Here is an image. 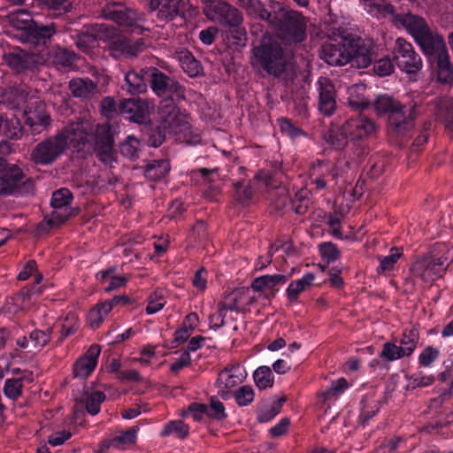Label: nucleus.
<instances>
[{"label":"nucleus","instance_id":"obj_35","mask_svg":"<svg viewBox=\"0 0 453 453\" xmlns=\"http://www.w3.org/2000/svg\"><path fill=\"white\" fill-rule=\"evenodd\" d=\"M143 49V42L139 40L132 42L131 40H119L115 42L112 55L135 56Z\"/></svg>","mask_w":453,"mask_h":453},{"label":"nucleus","instance_id":"obj_21","mask_svg":"<svg viewBox=\"0 0 453 453\" xmlns=\"http://www.w3.org/2000/svg\"><path fill=\"white\" fill-rule=\"evenodd\" d=\"M394 22L397 27L404 28L414 40L429 28L422 17L411 13L397 14L394 17Z\"/></svg>","mask_w":453,"mask_h":453},{"label":"nucleus","instance_id":"obj_2","mask_svg":"<svg viewBox=\"0 0 453 453\" xmlns=\"http://www.w3.org/2000/svg\"><path fill=\"white\" fill-rule=\"evenodd\" d=\"M326 41L322 44L320 58L330 65L351 64L357 68L367 67L372 60L370 45L351 36L345 29L335 25H326L323 29Z\"/></svg>","mask_w":453,"mask_h":453},{"label":"nucleus","instance_id":"obj_38","mask_svg":"<svg viewBox=\"0 0 453 453\" xmlns=\"http://www.w3.org/2000/svg\"><path fill=\"white\" fill-rule=\"evenodd\" d=\"M325 141L334 147L335 149L343 148L347 142L349 138V134H346L342 130V126L341 127H332L330 128L324 135Z\"/></svg>","mask_w":453,"mask_h":453},{"label":"nucleus","instance_id":"obj_13","mask_svg":"<svg viewBox=\"0 0 453 453\" xmlns=\"http://www.w3.org/2000/svg\"><path fill=\"white\" fill-rule=\"evenodd\" d=\"M119 111L126 115L128 119L138 124L150 120L154 111V103L140 98L124 99L119 104Z\"/></svg>","mask_w":453,"mask_h":453},{"label":"nucleus","instance_id":"obj_31","mask_svg":"<svg viewBox=\"0 0 453 453\" xmlns=\"http://www.w3.org/2000/svg\"><path fill=\"white\" fill-rule=\"evenodd\" d=\"M365 85L362 83L354 84L348 88L349 104L354 109H364L369 104L365 96Z\"/></svg>","mask_w":453,"mask_h":453},{"label":"nucleus","instance_id":"obj_24","mask_svg":"<svg viewBox=\"0 0 453 453\" xmlns=\"http://www.w3.org/2000/svg\"><path fill=\"white\" fill-rule=\"evenodd\" d=\"M104 16L119 25L130 26L134 18V12L119 3L111 2L103 10Z\"/></svg>","mask_w":453,"mask_h":453},{"label":"nucleus","instance_id":"obj_20","mask_svg":"<svg viewBox=\"0 0 453 453\" xmlns=\"http://www.w3.org/2000/svg\"><path fill=\"white\" fill-rule=\"evenodd\" d=\"M4 58L7 65L17 72L32 68L36 65H43L49 59L45 55L36 56L35 52L29 55L9 53L4 56Z\"/></svg>","mask_w":453,"mask_h":453},{"label":"nucleus","instance_id":"obj_6","mask_svg":"<svg viewBox=\"0 0 453 453\" xmlns=\"http://www.w3.org/2000/svg\"><path fill=\"white\" fill-rule=\"evenodd\" d=\"M250 63L253 67L278 77L285 72L288 59L280 44L273 37L264 35L260 44L252 49Z\"/></svg>","mask_w":453,"mask_h":453},{"label":"nucleus","instance_id":"obj_32","mask_svg":"<svg viewBox=\"0 0 453 453\" xmlns=\"http://www.w3.org/2000/svg\"><path fill=\"white\" fill-rule=\"evenodd\" d=\"M366 12L372 16L380 18L385 14H393L394 7L385 0H359Z\"/></svg>","mask_w":453,"mask_h":453},{"label":"nucleus","instance_id":"obj_11","mask_svg":"<svg viewBox=\"0 0 453 453\" xmlns=\"http://www.w3.org/2000/svg\"><path fill=\"white\" fill-rule=\"evenodd\" d=\"M148 7L151 12L157 11L158 19L166 22L184 17L192 9L189 0H149Z\"/></svg>","mask_w":453,"mask_h":453},{"label":"nucleus","instance_id":"obj_46","mask_svg":"<svg viewBox=\"0 0 453 453\" xmlns=\"http://www.w3.org/2000/svg\"><path fill=\"white\" fill-rule=\"evenodd\" d=\"M221 306L225 308L226 311H234L236 313L243 311L245 303L242 301V294L241 292H234L220 303Z\"/></svg>","mask_w":453,"mask_h":453},{"label":"nucleus","instance_id":"obj_40","mask_svg":"<svg viewBox=\"0 0 453 453\" xmlns=\"http://www.w3.org/2000/svg\"><path fill=\"white\" fill-rule=\"evenodd\" d=\"M170 171V163L167 160H158L147 165L146 177L152 180L164 178Z\"/></svg>","mask_w":453,"mask_h":453},{"label":"nucleus","instance_id":"obj_1","mask_svg":"<svg viewBox=\"0 0 453 453\" xmlns=\"http://www.w3.org/2000/svg\"><path fill=\"white\" fill-rule=\"evenodd\" d=\"M90 143L104 164L111 165L115 161L113 134L108 124L96 125L89 119L73 122L58 134L39 142L32 150L31 158L37 165H50L63 154L67 146L79 150Z\"/></svg>","mask_w":453,"mask_h":453},{"label":"nucleus","instance_id":"obj_53","mask_svg":"<svg viewBox=\"0 0 453 453\" xmlns=\"http://www.w3.org/2000/svg\"><path fill=\"white\" fill-rule=\"evenodd\" d=\"M140 142L133 135H129L120 145V151L123 156L134 158L137 156Z\"/></svg>","mask_w":453,"mask_h":453},{"label":"nucleus","instance_id":"obj_33","mask_svg":"<svg viewBox=\"0 0 453 453\" xmlns=\"http://www.w3.org/2000/svg\"><path fill=\"white\" fill-rule=\"evenodd\" d=\"M182 70L190 77L200 74L202 67L197 60L188 50H181L177 54Z\"/></svg>","mask_w":453,"mask_h":453},{"label":"nucleus","instance_id":"obj_34","mask_svg":"<svg viewBox=\"0 0 453 453\" xmlns=\"http://www.w3.org/2000/svg\"><path fill=\"white\" fill-rule=\"evenodd\" d=\"M189 433V427L182 420H171L167 422L159 435L161 437L173 436L177 439H184Z\"/></svg>","mask_w":453,"mask_h":453},{"label":"nucleus","instance_id":"obj_39","mask_svg":"<svg viewBox=\"0 0 453 453\" xmlns=\"http://www.w3.org/2000/svg\"><path fill=\"white\" fill-rule=\"evenodd\" d=\"M419 334L416 328L406 329L401 339V348L406 357L411 356L417 348Z\"/></svg>","mask_w":453,"mask_h":453},{"label":"nucleus","instance_id":"obj_60","mask_svg":"<svg viewBox=\"0 0 453 453\" xmlns=\"http://www.w3.org/2000/svg\"><path fill=\"white\" fill-rule=\"evenodd\" d=\"M373 69L378 75L387 76L394 72L395 65L389 57H384L374 63Z\"/></svg>","mask_w":453,"mask_h":453},{"label":"nucleus","instance_id":"obj_57","mask_svg":"<svg viewBox=\"0 0 453 453\" xmlns=\"http://www.w3.org/2000/svg\"><path fill=\"white\" fill-rule=\"evenodd\" d=\"M440 356V350L437 348L427 346L418 356V363L420 365L428 367Z\"/></svg>","mask_w":453,"mask_h":453},{"label":"nucleus","instance_id":"obj_50","mask_svg":"<svg viewBox=\"0 0 453 453\" xmlns=\"http://www.w3.org/2000/svg\"><path fill=\"white\" fill-rule=\"evenodd\" d=\"M380 357L388 361H395L406 356L400 346L394 342H386L383 345Z\"/></svg>","mask_w":453,"mask_h":453},{"label":"nucleus","instance_id":"obj_26","mask_svg":"<svg viewBox=\"0 0 453 453\" xmlns=\"http://www.w3.org/2000/svg\"><path fill=\"white\" fill-rule=\"evenodd\" d=\"M121 297H113L111 300L103 302L90 310L88 315V321L92 328H97L103 323L113 306L119 303Z\"/></svg>","mask_w":453,"mask_h":453},{"label":"nucleus","instance_id":"obj_8","mask_svg":"<svg viewBox=\"0 0 453 453\" xmlns=\"http://www.w3.org/2000/svg\"><path fill=\"white\" fill-rule=\"evenodd\" d=\"M9 22L12 27L21 31V38L27 42L45 45L46 40L50 38L56 28L53 25L38 26L33 19L30 12L25 10L12 12L8 15Z\"/></svg>","mask_w":453,"mask_h":453},{"label":"nucleus","instance_id":"obj_29","mask_svg":"<svg viewBox=\"0 0 453 453\" xmlns=\"http://www.w3.org/2000/svg\"><path fill=\"white\" fill-rule=\"evenodd\" d=\"M287 281V277L283 274H266L256 278L251 287L255 291H265L273 289L280 284H284Z\"/></svg>","mask_w":453,"mask_h":453},{"label":"nucleus","instance_id":"obj_62","mask_svg":"<svg viewBox=\"0 0 453 453\" xmlns=\"http://www.w3.org/2000/svg\"><path fill=\"white\" fill-rule=\"evenodd\" d=\"M235 189L236 199L242 203H246L252 196V191L250 187L245 185L242 181H238L234 184Z\"/></svg>","mask_w":453,"mask_h":453},{"label":"nucleus","instance_id":"obj_52","mask_svg":"<svg viewBox=\"0 0 453 453\" xmlns=\"http://www.w3.org/2000/svg\"><path fill=\"white\" fill-rule=\"evenodd\" d=\"M254 389L250 386H242L234 393L236 403L239 406H247L254 400Z\"/></svg>","mask_w":453,"mask_h":453},{"label":"nucleus","instance_id":"obj_54","mask_svg":"<svg viewBox=\"0 0 453 453\" xmlns=\"http://www.w3.org/2000/svg\"><path fill=\"white\" fill-rule=\"evenodd\" d=\"M80 322L75 312H68L62 325V336L67 337L78 330Z\"/></svg>","mask_w":453,"mask_h":453},{"label":"nucleus","instance_id":"obj_23","mask_svg":"<svg viewBox=\"0 0 453 453\" xmlns=\"http://www.w3.org/2000/svg\"><path fill=\"white\" fill-rule=\"evenodd\" d=\"M245 378V370L239 365H234L222 370L219 374L217 382L221 390H228L241 384Z\"/></svg>","mask_w":453,"mask_h":453},{"label":"nucleus","instance_id":"obj_17","mask_svg":"<svg viewBox=\"0 0 453 453\" xmlns=\"http://www.w3.org/2000/svg\"><path fill=\"white\" fill-rule=\"evenodd\" d=\"M342 130L349 134L350 141H365L375 133L376 125L372 119L359 114L349 119L342 125Z\"/></svg>","mask_w":453,"mask_h":453},{"label":"nucleus","instance_id":"obj_56","mask_svg":"<svg viewBox=\"0 0 453 453\" xmlns=\"http://www.w3.org/2000/svg\"><path fill=\"white\" fill-rule=\"evenodd\" d=\"M22 381L19 379L5 380L4 393L10 399H17L21 395Z\"/></svg>","mask_w":453,"mask_h":453},{"label":"nucleus","instance_id":"obj_36","mask_svg":"<svg viewBox=\"0 0 453 453\" xmlns=\"http://www.w3.org/2000/svg\"><path fill=\"white\" fill-rule=\"evenodd\" d=\"M315 280V275L313 273H306L300 280L292 281L288 288L287 295L290 300H295L297 298L298 295L308 288Z\"/></svg>","mask_w":453,"mask_h":453},{"label":"nucleus","instance_id":"obj_61","mask_svg":"<svg viewBox=\"0 0 453 453\" xmlns=\"http://www.w3.org/2000/svg\"><path fill=\"white\" fill-rule=\"evenodd\" d=\"M47 8L56 12L58 14L70 11L71 3L69 0H37Z\"/></svg>","mask_w":453,"mask_h":453},{"label":"nucleus","instance_id":"obj_48","mask_svg":"<svg viewBox=\"0 0 453 453\" xmlns=\"http://www.w3.org/2000/svg\"><path fill=\"white\" fill-rule=\"evenodd\" d=\"M349 388V383L346 379L340 378L333 381L330 387L322 393L325 401L333 397H337L342 394Z\"/></svg>","mask_w":453,"mask_h":453},{"label":"nucleus","instance_id":"obj_4","mask_svg":"<svg viewBox=\"0 0 453 453\" xmlns=\"http://www.w3.org/2000/svg\"><path fill=\"white\" fill-rule=\"evenodd\" d=\"M160 126L158 136H151L150 143L151 146L157 148L162 144L165 140V134H173L179 136L180 140L188 144H197L200 142L198 135L194 138H189L191 134L190 123L188 115L181 111L176 105L169 101H165L159 108Z\"/></svg>","mask_w":453,"mask_h":453},{"label":"nucleus","instance_id":"obj_64","mask_svg":"<svg viewBox=\"0 0 453 453\" xmlns=\"http://www.w3.org/2000/svg\"><path fill=\"white\" fill-rule=\"evenodd\" d=\"M72 436V434L70 431L67 430H61L57 431L50 434L48 438V442L51 446H60L64 444L67 440H69Z\"/></svg>","mask_w":453,"mask_h":453},{"label":"nucleus","instance_id":"obj_19","mask_svg":"<svg viewBox=\"0 0 453 453\" xmlns=\"http://www.w3.org/2000/svg\"><path fill=\"white\" fill-rule=\"evenodd\" d=\"M415 42L420 46L425 55L433 56L435 58L448 51L442 36L433 33L430 28L417 37Z\"/></svg>","mask_w":453,"mask_h":453},{"label":"nucleus","instance_id":"obj_10","mask_svg":"<svg viewBox=\"0 0 453 453\" xmlns=\"http://www.w3.org/2000/svg\"><path fill=\"white\" fill-rule=\"evenodd\" d=\"M393 55L398 67L407 73H416L422 68L421 58L411 43L403 38L395 40Z\"/></svg>","mask_w":453,"mask_h":453},{"label":"nucleus","instance_id":"obj_37","mask_svg":"<svg viewBox=\"0 0 453 453\" xmlns=\"http://www.w3.org/2000/svg\"><path fill=\"white\" fill-rule=\"evenodd\" d=\"M438 67V80L441 82H451L453 81V67L449 62L448 51L436 58Z\"/></svg>","mask_w":453,"mask_h":453},{"label":"nucleus","instance_id":"obj_49","mask_svg":"<svg viewBox=\"0 0 453 453\" xmlns=\"http://www.w3.org/2000/svg\"><path fill=\"white\" fill-rule=\"evenodd\" d=\"M166 301L161 291H155L148 298L146 313L152 315L161 311L165 305Z\"/></svg>","mask_w":453,"mask_h":453},{"label":"nucleus","instance_id":"obj_47","mask_svg":"<svg viewBox=\"0 0 453 453\" xmlns=\"http://www.w3.org/2000/svg\"><path fill=\"white\" fill-rule=\"evenodd\" d=\"M52 329L47 327L45 330L35 329L29 335L31 345L35 349L44 347L50 340Z\"/></svg>","mask_w":453,"mask_h":453},{"label":"nucleus","instance_id":"obj_59","mask_svg":"<svg viewBox=\"0 0 453 453\" xmlns=\"http://www.w3.org/2000/svg\"><path fill=\"white\" fill-rule=\"evenodd\" d=\"M408 388H424L430 386L434 381V376L433 375H425L421 372L415 373L409 377Z\"/></svg>","mask_w":453,"mask_h":453},{"label":"nucleus","instance_id":"obj_44","mask_svg":"<svg viewBox=\"0 0 453 453\" xmlns=\"http://www.w3.org/2000/svg\"><path fill=\"white\" fill-rule=\"evenodd\" d=\"M4 134L10 138H19L21 135V126L19 121L15 119H7L0 117V135Z\"/></svg>","mask_w":453,"mask_h":453},{"label":"nucleus","instance_id":"obj_18","mask_svg":"<svg viewBox=\"0 0 453 453\" xmlns=\"http://www.w3.org/2000/svg\"><path fill=\"white\" fill-rule=\"evenodd\" d=\"M319 93V109L325 116H331L336 109L335 88L326 77H319L316 82Z\"/></svg>","mask_w":453,"mask_h":453},{"label":"nucleus","instance_id":"obj_28","mask_svg":"<svg viewBox=\"0 0 453 453\" xmlns=\"http://www.w3.org/2000/svg\"><path fill=\"white\" fill-rule=\"evenodd\" d=\"M148 72H128L125 75V81L127 85V91L130 94H140L146 90V77Z\"/></svg>","mask_w":453,"mask_h":453},{"label":"nucleus","instance_id":"obj_45","mask_svg":"<svg viewBox=\"0 0 453 453\" xmlns=\"http://www.w3.org/2000/svg\"><path fill=\"white\" fill-rule=\"evenodd\" d=\"M151 88L159 96H166L168 89V78L161 72L154 69L151 73Z\"/></svg>","mask_w":453,"mask_h":453},{"label":"nucleus","instance_id":"obj_30","mask_svg":"<svg viewBox=\"0 0 453 453\" xmlns=\"http://www.w3.org/2000/svg\"><path fill=\"white\" fill-rule=\"evenodd\" d=\"M69 88L76 97H88L96 89V84L88 79H73L69 82Z\"/></svg>","mask_w":453,"mask_h":453},{"label":"nucleus","instance_id":"obj_51","mask_svg":"<svg viewBox=\"0 0 453 453\" xmlns=\"http://www.w3.org/2000/svg\"><path fill=\"white\" fill-rule=\"evenodd\" d=\"M437 114L445 122L446 127L453 133V104L448 101H441Z\"/></svg>","mask_w":453,"mask_h":453},{"label":"nucleus","instance_id":"obj_25","mask_svg":"<svg viewBox=\"0 0 453 453\" xmlns=\"http://www.w3.org/2000/svg\"><path fill=\"white\" fill-rule=\"evenodd\" d=\"M138 431V426H132L126 431L118 432L111 439L104 441V446L107 449L112 448L115 449H124L132 446L136 442Z\"/></svg>","mask_w":453,"mask_h":453},{"label":"nucleus","instance_id":"obj_9","mask_svg":"<svg viewBox=\"0 0 453 453\" xmlns=\"http://www.w3.org/2000/svg\"><path fill=\"white\" fill-rule=\"evenodd\" d=\"M203 14L211 21L237 27L242 22L240 12L222 0H202Z\"/></svg>","mask_w":453,"mask_h":453},{"label":"nucleus","instance_id":"obj_63","mask_svg":"<svg viewBox=\"0 0 453 453\" xmlns=\"http://www.w3.org/2000/svg\"><path fill=\"white\" fill-rule=\"evenodd\" d=\"M403 441L400 437L390 439L383 442L375 451V453H395L397 449L402 447Z\"/></svg>","mask_w":453,"mask_h":453},{"label":"nucleus","instance_id":"obj_16","mask_svg":"<svg viewBox=\"0 0 453 453\" xmlns=\"http://www.w3.org/2000/svg\"><path fill=\"white\" fill-rule=\"evenodd\" d=\"M24 178L25 175L18 165L4 161L0 174V195L12 196L17 194L25 182Z\"/></svg>","mask_w":453,"mask_h":453},{"label":"nucleus","instance_id":"obj_14","mask_svg":"<svg viewBox=\"0 0 453 453\" xmlns=\"http://www.w3.org/2000/svg\"><path fill=\"white\" fill-rule=\"evenodd\" d=\"M73 200L72 193L67 188H60L52 194V212L48 223L50 226H58L74 214V210L69 205Z\"/></svg>","mask_w":453,"mask_h":453},{"label":"nucleus","instance_id":"obj_27","mask_svg":"<svg viewBox=\"0 0 453 453\" xmlns=\"http://www.w3.org/2000/svg\"><path fill=\"white\" fill-rule=\"evenodd\" d=\"M25 103H27V95L24 91L14 88H0V104L21 109Z\"/></svg>","mask_w":453,"mask_h":453},{"label":"nucleus","instance_id":"obj_55","mask_svg":"<svg viewBox=\"0 0 453 453\" xmlns=\"http://www.w3.org/2000/svg\"><path fill=\"white\" fill-rule=\"evenodd\" d=\"M319 253L327 264L336 261L340 257V251L332 242H324L319 245Z\"/></svg>","mask_w":453,"mask_h":453},{"label":"nucleus","instance_id":"obj_5","mask_svg":"<svg viewBox=\"0 0 453 453\" xmlns=\"http://www.w3.org/2000/svg\"><path fill=\"white\" fill-rule=\"evenodd\" d=\"M453 261V247L439 244L433 251L418 257L411 265V273L414 280L430 284L442 277Z\"/></svg>","mask_w":453,"mask_h":453},{"label":"nucleus","instance_id":"obj_3","mask_svg":"<svg viewBox=\"0 0 453 453\" xmlns=\"http://www.w3.org/2000/svg\"><path fill=\"white\" fill-rule=\"evenodd\" d=\"M249 15L266 21L278 30L279 36L289 42H300L305 39L306 21L301 13L288 11L277 2L271 1L269 11L260 0H237Z\"/></svg>","mask_w":453,"mask_h":453},{"label":"nucleus","instance_id":"obj_22","mask_svg":"<svg viewBox=\"0 0 453 453\" xmlns=\"http://www.w3.org/2000/svg\"><path fill=\"white\" fill-rule=\"evenodd\" d=\"M100 351L99 346H91L87 353L81 357L74 364L73 372L75 376L88 377L90 375L96 367Z\"/></svg>","mask_w":453,"mask_h":453},{"label":"nucleus","instance_id":"obj_7","mask_svg":"<svg viewBox=\"0 0 453 453\" xmlns=\"http://www.w3.org/2000/svg\"><path fill=\"white\" fill-rule=\"evenodd\" d=\"M373 106L378 115L388 114L389 126L395 132L401 134L412 127V120L415 118L413 109L402 105L392 96H378Z\"/></svg>","mask_w":453,"mask_h":453},{"label":"nucleus","instance_id":"obj_15","mask_svg":"<svg viewBox=\"0 0 453 453\" xmlns=\"http://www.w3.org/2000/svg\"><path fill=\"white\" fill-rule=\"evenodd\" d=\"M29 106L24 110L26 123L34 133H41L50 123V115L45 110V104L36 98H29Z\"/></svg>","mask_w":453,"mask_h":453},{"label":"nucleus","instance_id":"obj_42","mask_svg":"<svg viewBox=\"0 0 453 453\" xmlns=\"http://www.w3.org/2000/svg\"><path fill=\"white\" fill-rule=\"evenodd\" d=\"M403 255V251L401 248L394 247L390 249L389 254L385 257H379L380 266L378 267L377 272L379 273L389 272L394 269L395 263Z\"/></svg>","mask_w":453,"mask_h":453},{"label":"nucleus","instance_id":"obj_41","mask_svg":"<svg viewBox=\"0 0 453 453\" xmlns=\"http://www.w3.org/2000/svg\"><path fill=\"white\" fill-rule=\"evenodd\" d=\"M256 386L259 389H265L273 385V375L271 368L266 365L258 367L253 374Z\"/></svg>","mask_w":453,"mask_h":453},{"label":"nucleus","instance_id":"obj_58","mask_svg":"<svg viewBox=\"0 0 453 453\" xmlns=\"http://www.w3.org/2000/svg\"><path fill=\"white\" fill-rule=\"evenodd\" d=\"M207 415L212 418L221 420L226 418L225 406L217 398H211L209 405H206Z\"/></svg>","mask_w":453,"mask_h":453},{"label":"nucleus","instance_id":"obj_43","mask_svg":"<svg viewBox=\"0 0 453 453\" xmlns=\"http://www.w3.org/2000/svg\"><path fill=\"white\" fill-rule=\"evenodd\" d=\"M105 398L104 393L101 391H94L88 394L84 400L87 411L93 416L98 414L100 405L104 402Z\"/></svg>","mask_w":453,"mask_h":453},{"label":"nucleus","instance_id":"obj_12","mask_svg":"<svg viewBox=\"0 0 453 453\" xmlns=\"http://www.w3.org/2000/svg\"><path fill=\"white\" fill-rule=\"evenodd\" d=\"M339 175L338 167L330 161H320L311 164L309 169V181L312 189L323 190L335 180Z\"/></svg>","mask_w":453,"mask_h":453}]
</instances>
